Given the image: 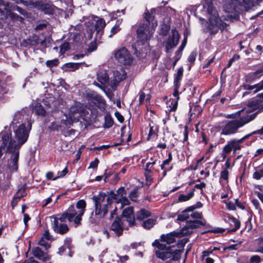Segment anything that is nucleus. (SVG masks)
Segmentation results:
<instances>
[{"label": "nucleus", "instance_id": "obj_1", "mask_svg": "<svg viewBox=\"0 0 263 263\" xmlns=\"http://www.w3.org/2000/svg\"><path fill=\"white\" fill-rule=\"evenodd\" d=\"M261 1L223 0V10L227 15L220 16L213 0H203L197 7L195 15L202 24L204 23L205 30L214 34L226 28L227 24L224 21L237 20L241 11L248 10L254 5V2Z\"/></svg>", "mask_w": 263, "mask_h": 263}, {"label": "nucleus", "instance_id": "obj_2", "mask_svg": "<svg viewBox=\"0 0 263 263\" xmlns=\"http://www.w3.org/2000/svg\"><path fill=\"white\" fill-rule=\"evenodd\" d=\"M146 23L140 26L137 30V46L135 53L139 58H144L149 50L148 41L152 36L156 27V22H153L152 14L148 12L144 13Z\"/></svg>", "mask_w": 263, "mask_h": 263}, {"label": "nucleus", "instance_id": "obj_3", "mask_svg": "<svg viewBox=\"0 0 263 263\" xmlns=\"http://www.w3.org/2000/svg\"><path fill=\"white\" fill-rule=\"evenodd\" d=\"M24 116L21 112H17L14 115V118L12 121L11 126L13 127L14 131V136L12 138L11 132L9 130L2 131L1 133H9L10 137L5 148L8 149L20 150L22 146L27 141L29 132L31 129V126L27 128L22 122Z\"/></svg>", "mask_w": 263, "mask_h": 263}, {"label": "nucleus", "instance_id": "obj_4", "mask_svg": "<svg viewBox=\"0 0 263 263\" xmlns=\"http://www.w3.org/2000/svg\"><path fill=\"white\" fill-rule=\"evenodd\" d=\"M243 111L240 110L234 114L228 115L227 118L232 119L231 120L226 121L221 129V135L231 136L234 135L239 132V129L245 125L254 120L257 114H250L249 110L246 111L245 114Z\"/></svg>", "mask_w": 263, "mask_h": 263}, {"label": "nucleus", "instance_id": "obj_5", "mask_svg": "<svg viewBox=\"0 0 263 263\" xmlns=\"http://www.w3.org/2000/svg\"><path fill=\"white\" fill-rule=\"evenodd\" d=\"M106 195L104 193H100L98 195L92 197V200L95 203V212L96 218H93V213H91L90 218L92 222L96 221L97 219H101L105 217L108 212V209L110 206L112 199L108 197L105 200Z\"/></svg>", "mask_w": 263, "mask_h": 263}, {"label": "nucleus", "instance_id": "obj_6", "mask_svg": "<svg viewBox=\"0 0 263 263\" xmlns=\"http://www.w3.org/2000/svg\"><path fill=\"white\" fill-rule=\"evenodd\" d=\"M86 206V203L84 200H79L76 206L70 205L67 211L63 213V218L65 217L70 222H73L76 224V227L80 225L82 220V216L85 211Z\"/></svg>", "mask_w": 263, "mask_h": 263}, {"label": "nucleus", "instance_id": "obj_7", "mask_svg": "<svg viewBox=\"0 0 263 263\" xmlns=\"http://www.w3.org/2000/svg\"><path fill=\"white\" fill-rule=\"evenodd\" d=\"M85 107L79 103L76 102L72 105L70 109L66 120H62L61 123L66 126H70L72 122H78L80 118L82 117L84 115Z\"/></svg>", "mask_w": 263, "mask_h": 263}, {"label": "nucleus", "instance_id": "obj_8", "mask_svg": "<svg viewBox=\"0 0 263 263\" xmlns=\"http://www.w3.org/2000/svg\"><path fill=\"white\" fill-rule=\"evenodd\" d=\"M112 55L115 60L121 65H130L134 60L132 54L125 47L114 50Z\"/></svg>", "mask_w": 263, "mask_h": 263}, {"label": "nucleus", "instance_id": "obj_9", "mask_svg": "<svg viewBox=\"0 0 263 263\" xmlns=\"http://www.w3.org/2000/svg\"><path fill=\"white\" fill-rule=\"evenodd\" d=\"M64 215H56L50 217L51 228L55 233L64 234L66 233L69 228L67 225L64 223L66 218H63Z\"/></svg>", "mask_w": 263, "mask_h": 263}, {"label": "nucleus", "instance_id": "obj_10", "mask_svg": "<svg viewBox=\"0 0 263 263\" xmlns=\"http://www.w3.org/2000/svg\"><path fill=\"white\" fill-rule=\"evenodd\" d=\"M7 151L8 153H11L10 159L8 161L7 171L8 173L10 174V176L11 173L15 172L18 169V160L19 158V151L16 149H8ZM9 175H8V178Z\"/></svg>", "mask_w": 263, "mask_h": 263}, {"label": "nucleus", "instance_id": "obj_11", "mask_svg": "<svg viewBox=\"0 0 263 263\" xmlns=\"http://www.w3.org/2000/svg\"><path fill=\"white\" fill-rule=\"evenodd\" d=\"M126 78L125 71L120 68L113 71V75L109 80V86L112 89H115L118 84Z\"/></svg>", "mask_w": 263, "mask_h": 263}, {"label": "nucleus", "instance_id": "obj_12", "mask_svg": "<svg viewBox=\"0 0 263 263\" xmlns=\"http://www.w3.org/2000/svg\"><path fill=\"white\" fill-rule=\"evenodd\" d=\"M205 224L206 221L204 220L187 221L186 225L180 230V234L183 236L189 235L192 233L193 229L198 228L199 226H205Z\"/></svg>", "mask_w": 263, "mask_h": 263}, {"label": "nucleus", "instance_id": "obj_13", "mask_svg": "<svg viewBox=\"0 0 263 263\" xmlns=\"http://www.w3.org/2000/svg\"><path fill=\"white\" fill-rule=\"evenodd\" d=\"M179 40L178 32L176 29H172L171 34L168 36L166 41L164 43L167 53L171 52V50L177 45Z\"/></svg>", "mask_w": 263, "mask_h": 263}, {"label": "nucleus", "instance_id": "obj_14", "mask_svg": "<svg viewBox=\"0 0 263 263\" xmlns=\"http://www.w3.org/2000/svg\"><path fill=\"white\" fill-rule=\"evenodd\" d=\"M122 219L123 221H127L130 227H133L135 224V215L133 206H128L123 210Z\"/></svg>", "mask_w": 263, "mask_h": 263}, {"label": "nucleus", "instance_id": "obj_15", "mask_svg": "<svg viewBox=\"0 0 263 263\" xmlns=\"http://www.w3.org/2000/svg\"><path fill=\"white\" fill-rule=\"evenodd\" d=\"M156 244H157V247L160 250L156 252V255L157 257L162 259L163 260L166 259L171 258L172 254L168 252L167 250L164 249V245L163 244L160 243L158 241H155L153 243V245L154 246L156 245Z\"/></svg>", "mask_w": 263, "mask_h": 263}, {"label": "nucleus", "instance_id": "obj_16", "mask_svg": "<svg viewBox=\"0 0 263 263\" xmlns=\"http://www.w3.org/2000/svg\"><path fill=\"white\" fill-rule=\"evenodd\" d=\"M124 226L122 220L117 217L111 225L110 229L114 232L117 236H119L122 234Z\"/></svg>", "mask_w": 263, "mask_h": 263}, {"label": "nucleus", "instance_id": "obj_17", "mask_svg": "<svg viewBox=\"0 0 263 263\" xmlns=\"http://www.w3.org/2000/svg\"><path fill=\"white\" fill-rule=\"evenodd\" d=\"M180 231L179 232H171L166 235H162L161 236V239L163 242H165L167 244H171L174 242L176 241V237H181L183 235H181Z\"/></svg>", "mask_w": 263, "mask_h": 263}, {"label": "nucleus", "instance_id": "obj_18", "mask_svg": "<svg viewBox=\"0 0 263 263\" xmlns=\"http://www.w3.org/2000/svg\"><path fill=\"white\" fill-rule=\"evenodd\" d=\"M88 96L89 100L97 106L105 104V101L102 97L94 91L88 94Z\"/></svg>", "mask_w": 263, "mask_h": 263}, {"label": "nucleus", "instance_id": "obj_19", "mask_svg": "<svg viewBox=\"0 0 263 263\" xmlns=\"http://www.w3.org/2000/svg\"><path fill=\"white\" fill-rule=\"evenodd\" d=\"M32 252L34 256L40 260L46 261L49 259L47 253H44L39 247H34L32 249Z\"/></svg>", "mask_w": 263, "mask_h": 263}, {"label": "nucleus", "instance_id": "obj_20", "mask_svg": "<svg viewBox=\"0 0 263 263\" xmlns=\"http://www.w3.org/2000/svg\"><path fill=\"white\" fill-rule=\"evenodd\" d=\"M224 219V221L227 222H228L230 226H234V227L231 229L230 231L234 232L240 228V222L238 219H237L235 217H233L232 216H231L230 215L227 214V215L225 216Z\"/></svg>", "mask_w": 263, "mask_h": 263}, {"label": "nucleus", "instance_id": "obj_21", "mask_svg": "<svg viewBox=\"0 0 263 263\" xmlns=\"http://www.w3.org/2000/svg\"><path fill=\"white\" fill-rule=\"evenodd\" d=\"M10 136L9 133H0V158L2 156L3 151L5 149V146L7 145Z\"/></svg>", "mask_w": 263, "mask_h": 263}, {"label": "nucleus", "instance_id": "obj_22", "mask_svg": "<svg viewBox=\"0 0 263 263\" xmlns=\"http://www.w3.org/2000/svg\"><path fill=\"white\" fill-rule=\"evenodd\" d=\"M96 18L97 20H94L95 22L94 30L97 31V35H101L102 34L103 30L105 27L106 23L103 18L98 17Z\"/></svg>", "mask_w": 263, "mask_h": 263}, {"label": "nucleus", "instance_id": "obj_23", "mask_svg": "<svg viewBox=\"0 0 263 263\" xmlns=\"http://www.w3.org/2000/svg\"><path fill=\"white\" fill-rule=\"evenodd\" d=\"M195 208H196L194 206L187 208L178 215L177 220L183 221L187 220L190 217V214H189V213L193 212L194 210L195 209Z\"/></svg>", "mask_w": 263, "mask_h": 263}, {"label": "nucleus", "instance_id": "obj_24", "mask_svg": "<svg viewBox=\"0 0 263 263\" xmlns=\"http://www.w3.org/2000/svg\"><path fill=\"white\" fill-rule=\"evenodd\" d=\"M263 74V65L254 72L250 73L247 77L248 81H254Z\"/></svg>", "mask_w": 263, "mask_h": 263}, {"label": "nucleus", "instance_id": "obj_25", "mask_svg": "<svg viewBox=\"0 0 263 263\" xmlns=\"http://www.w3.org/2000/svg\"><path fill=\"white\" fill-rule=\"evenodd\" d=\"M98 80L103 85L109 86V79L108 76L105 72H100L97 74Z\"/></svg>", "mask_w": 263, "mask_h": 263}, {"label": "nucleus", "instance_id": "obj_26", "mask_svg": "<svg viewBox=\"0 0 263 263\" xmlns=\"http://www.w3.org/2000/svg\"><path fill=\"white\" fill-rule=\"evenodd\" d=\"M151 216V213L144 209L139 210L136 213V218L138 220H142Z\"/></svg>", "mask_w": 263, "mask_h": 263}, {"label": "nucleus", "instance_id": "obj_27", "mask_svg": "<svg viewBox=\"0 0 263 263\" xmlns=\"http://www.w3.org/2000/svg\"><path fill=\"white\" fill-rule=\"evenodd\" d=\"M183 69L182 67L179 68L178 69L177 73L175 76L174 79V85L176 86V87H179L180 86V81L183 76Z\"/></svg>", "mask_w": 263, "mask_h": 263}, {"label": "nucleus", "instance_id": "obj_28", "mask_svg": "<svg viewBox=\"0 0 263 263\" xmlns=\"http://www.w3.org/2000/svg\"><path fill=\"white\" fill-rule=\"evenodd\" d=\"M246 89L249 90H254V93H256L263 89V80L259 83L254 85H248Z\"/></svg>", "mask_w": 263, "mask_h": 263}, {"label": "nucleus", "instance_id": "obj_29", "mask_svg": "<svg viewBox=\"0 0 263 263\" xmlns=\"http://www.w3.org/2000/svg\"><path fill=\"white\" fill-rule=\"evenodd\" d=\"M157 220L154 218H148L142 223V227L146 229H150L156 224Z\"/></svg>", "mask_w": 263, "mask_h": 263}, {"label": "nucleus", "instance_id": "obj_30", "mask_svg": "<svg viewBox=\"0 0 263 263\" xmlns=\"http://www.w3.org/2000/svg\"><path fill=\"white\" fill-rule=\"evenodd\" d=\"M239 141V140L236 139H233L229 141L232 150H233L234 154L236 153L237 151L240 150L241 149V146L240 144L242 143Z\"/></svg>", "mask_w": 263, "mask_h": 263}, {"label": "nucleus", "instance_id": "obj_31", "mask_svg": "<svg viewBox=\"0 0 263 263\" xmlns=\"http://www.w3.org/2000/svg\"><path fill=\"white\" fill-rule=\"evenodd\" d=\"M84 64L83 63H68L65 64V67L70 71H74L78 69L80 65Z\"/></svg>", "mask_w": 263, "mask_h": 263}, {"label": "nucleus", "instance_id": "obj_32", "mask_svg": "<svg viewBox=\"0 0 263 263\" xmlns=\"http://www.w3.org/2000/svg\"><path fill=\"white\" fill-rule=\"evenodd\" d=\"M149 131L148 134V137H152L156 135L158 130V126L153 122H151L149 124Z\"/></svg>", "mask_w": 263, "mask_h": 263}, {"label": "nucleus", "instance_id": "obj_33", "mask_svg": "<svg viewBox=\"0 0 263 263\" xmlns=\"http://www.w3.org/2000/svg\"><path fill=\"white\" fill-rule=\"evenodd\" d=\"M194 195V192L192 191L186 195L181 194L178 197L179 201L184 202L190 200Z\"/></svg>", "mask_w": 263, "mask_h": 263}, {"label": "nucleus", "instance_id": "obj_34", "mask_svg": "<svg viewBox=\"0 0 263 263\" xmlns=\"http://www.w3.org/2000/svg\"><path fill=\"white\" fill-rule=\"evenodd\" d=\"M34 110L35 114L38 116H41L43 117L46 116V112L44 107L41 105L36 106Z\"/></svg>", "mask_w": 263, "mask_h": 263}, {"label": "nucleus", "instance_id": "obj_35", "mask_svg": "<svg viewBox=\"0 0 263 263\" xmlns=\"http://www.w3.org/2000/svg\"><path fill=\"white\" fill-rule=\"evenodd\" d=\"M112 261L114 262L116 261L117 262H119L120 261L121 262H124L128 259V256L127 255H125L123 256H119L117 254H115L112 255Z\"/></svg>", "mask_w": 263, "mask_h": 263}, {"label": "nucleus", "instance_id": "obj_36", "mask_svg": "<svg viewBox=\"0 0 263 263\" xmlns=\"http://www.w3.org/2000/svg\"><path fill=\"white\" fill-rule=\"evenodd\" d=\"M117 204H120V208H123L124 206L129 204V200L126 197L121 196L118 200Z\"/></svg>", "mask_w": 263, "mask_h": 263}, {"label": "nucleus", "instance_id": "obj_37", "mask_svg": "<svg viewBox=\"0 0 263 263\" xmlns=\"http://www.w3.org/2000/svg\"><path fill=\"white\" fill-rule=\"evenodd\" d=\"M114 123V121L110 116H106L105 118V123L104 127L109 128L112 126Z\"/></svg>", "mask_w": 263, "mask_h": 263}, {"label": "nucleus", "instance_id": "obj_38", "mask_svg": "<svg viewBox=\"0 0 263 263\" xmlns=\"http://www.w3.org/2000/svg\"><path fill=\"white\" fill-rule=\"evenodd\" d=\"M71 243L70 239H66L65 241L64 246L61 247L59 248V253L61 254L65 251V248L67 247L70 249V243Z\"/></svg>", "mask_w": 263, "mask_h": 263}, {"label": "nucleus", "instance_id": "obj_39", "mask_svg": "<svg viewBox=\"0 0 263 263\" xmlns=\"http://www.w3.org/2000/svg\"><path fill=\"white\" fill-rule=\"evenodd\" d=\"M138 192L137 189L133 190L129 194V197L131 200L136 201V198L138 197Z\"/></svg>", "mask_w": 263, "mask_h": 263}, {"label": "nucleus", "instance_id": "obj_40", "mask_svg": "<svg viewBox=\"0 0 263 263\" xmlns=\"http://www.w3.org/2000/svg\"><path fill=\"white\" fill-rule=\"evenodd\" d=\"M144 175L145 177L146 184L149 186L153 182V174L145 172Z\"/></svg>", "mask_w": 263, "mask_h": 263}, {"label": "nucleus", "instance_id": "obj_41", "mask_svg": "<svg viewBox=\"0 0 263 263\" xmlns=\"http://www.w3.org/2000/svg\"><path fill=\"white\" fill-rule=\"evenodd\" d=\"M120 30V28L118 25H115L110 30V34L108 35L109 37H112L114 35L116 34Z\"/></svg>", "mask_w": 263, "mask_h": 263}, {"label": "nucleus", "instance_id": "obj_42", "mask_svg": "<svg viewBox=\"0 0 263 263\" xmlns=\"http://www.w3.org/2000/svg\"><path fill=\"white\" fill-rule=\"evenodd\" d=\"M47 241L48 240L45 239H43L41 238L39 242V244L40 246L44 247L46 250H47L50 248V245Z\"/></svg>", "mask_w": 263, "mask_h": 263}, {"label": "nucleus", "instance_id": "obj_43", "mask_svg": "<svg viewBox=\"0 0 263 263\" xmlns=\"http://www.w3.org/2000/svg\"><path fill=\"white\" fill-rule=\"evenodd\" d=\"M154 165L149 163H146L145 167V172L153 174L154 171H157V170H155Z\"/></svg>", "mask_w": 263, "mask_h": 263}, {"label": "nucleus", "instance_id": "obj_44", "mask_svg": "<svg viewBox=\"0 0 263 263\" xmlns=\"http://www.w3.org/2000/svg\"><path fill=\"white\" fill-rule=\"evenodd\" d=\"M51 130H59L62 128V125L58 124L57 122H52L51 125L49 127Z\"/></svg>", "mask_w": 263, "mask_h": 263}, {"label": "nucleus", "instance_id": "obj_45", "mask_svg": "<svg viewBox=\"0 0 263 263\" xmlns=\"http://www.w3.org/2000/svg\"><path fill=\"white\" fill-rule=\"evenodd\" d=\"M220 179H223L226 181H228L229 179V172L228 170L224 169L220 173Z\"/></svg>", "mask_w": 263, "mask_h": 263}, {"label": "nucleus", "instance_id": "obj_46", "mask_svg": "<svg viewBox=\"0 0 263 263\" xmlns=\"http://www.w3.org/2000/svg\"><path fill=\"white\" fill-rule=\"evenodd\" d=\"M70 48V46L68 43L65 42L63 44H62L60 46V51L62 53H64L66 51H67Z\"/></svg>", "mask_w": 263, "mask_h": 263}, {"label": "nucleus", "instance_id": "obj_47", "mask_svg": "<svg viewBox=\"0 0 263 263\" xmlns=\"http://www.w3.org/2000/svg\"><path fill=\"white\" fill-rule=\"evenodd\" d=\"M190 217L193 219H201L202 215L201 213L198 212H191Z\"/></svg>", "mask_w": 263, "mask_h": 263}, {"label": "nucleus", "instance_id": "obj_48", "mask_svg": "<svg viewBox=\"0 0 263 263\" xmlns=\"http://www.w3.org/2000/svg\"><path fill=\"white\" fill-rule=\"evenodd\" d=\"M41 238L43 239H45L48 241L51 240L52 239V236L50 235L49 231L48 230H45Z\"/></svg>", "mask_w": 263, "mask_h": 263}, {"label": "nucleus", "instance_id": "obj_49", "mask_svg": "<svg viewBox=\"0 0 263 263\" xmlns=\"http://www.w3.org/2000/svg\"><path fill=\"white\" fill-rule=\"evenodd\" d=\"M253 178L256 179H259L263 177V170H260L254 173Z\"/></svg>", "mask_w": 263, "mask_h": 263}, {"label": "nucleus", "instance_id": "obj_50", "mask_svg": "<svg viewBox=\"0 0 263 263\" xmlns=\"http://www.w3.org/2000/svg\"><path fill=\"white\" fill-rule=\"evenodd\" d=\"M68 173L67 167H65L63 171L61 172H59L58 173V176L55 177L53 180H55L59 178L63 177L66 175V174Z\"/></svg>", "mask_w": 263, "mask_h": 263}, {"label": "nucleus", "instance_id": "obj_51", "mask_svg": "<svg viewBox=\"0 0 263 263\" xmlns=\"http://www.w3.org/2000/svg\"><path fill=\"white\" fill-rule=\"evenodd\" d=\"M119 180L120 177L119 176V174L116 173L114 175L112 178L110 180L109 183L111 184H115L118 182Z\"/></svg>", "mask_w": 263, "mask_h": 263}, {"label": "nucleus", "instance_id": "obj_52", "mask_svg": "<svg viewBox=\"0 0 263 263\" xmlns=\"http://www.w3.org/2000/svg\"><path fill=\"white\" fill-rule=\"evenodd\" d=\"M226 207L229 210H236L235 204L232 201H229L226 202Z\"/></svg>", "mask_w": 263, "mask_h": 263}, {"label": "nucleus", "instance_id": "obj_53", "mask_svg": "<svg viewBox=\"0 0 263 263\" xmlns=\"http://www.w3.org/2000/svg\"><path fill=\"white\" fill-rule=\"evenodd\" d=\"M222 151L228 154L232 151V148L229 141L228 142L227 144L223 147Z\"/></svg>", "mask_w": 263, "mask_h": 263}, {"label": "nucleus", "instance_id": "obj_54", "mask_svg": "<svg viewBox=\"0 0 263 263\" xmlns=\"http://www.w3.org/2000/svg\"><path fill=\"white\" fill-rule=\"evenodd\" d=\"M22 213H24V218L23 221L24 222V224L25 225V227H26L27 226V222L28 221L30 220V218L27 214L24 213V208L23 207L22 208Z\"/></svg>", "mask_w": 263, "mask_h": 263}, {"label": "nucleus", "instance_id": "obj_55", "mask_svg": "<svg viewBox=\"0 0 263 263\" xmlns=\"http://www.w3.org/2000/svg\"><path fill=\"white\" fill-rule=\"evenodd\" d=\"M99 162V160L97 158H96L93 161L90 162L88 168H96L98 165Z\"/></svg>", "mask_w": 263, "mask_h": 263}, {"label": "nucleus", "instance_id": "obj_56", "mask_svg": "<svg viewBox=\"0 0 263 263\" xmlns=\"http://www.w3.org/2000/svg\"><path fill=\"white\" fill-rule=\"evenodd\" d=\"M10 17L13 20H17V21H20V22H22L23 21V18L22 17L18 15L16 13H11L10 14Z\"/></svg>", "mask_w": 263, "mask_h": 263}, {"label": "nucleus", "instance_id": "obj_57", "mask_svg": "<svg viewBox=\"0 0 263 263\" xmlns=\"http://www.w3.org/2000/svg\"><path fill=\"white\" fill-rule=\"evenodd\" d=\"M250 262L251 263H259L260 262V258L257 255H254L251 257Z\"/></svg>", "mask_w": 263, "mask_h": 263}, {"label": "nucleus", "instance_id": "obj_58", "mask_svg": "<svg viewBox=\"0 0 263 263\" xmlns=\"http://www.w3.org/2000/svg\"><path fill=\"white\" fill-rule=\"evenodd\" d=\"M196 57V54L194 52H192L190 54L189 58H188V61L191 63H193L194 61H195Z\"/></svg>", "mask_w": 263, "mask_h": 263}, {"label": "nucleus", "instance_id": "obj_59", "mask_svg": "<svg viewBox=\"0 0 263 263\" xmlns=\"http://www.w3.org/2000/svg\"><path fill=\"white\" fill-rule=\"evenodd\" d=\"M13 10H16L17 11L20 12L21 14H23L24 15H25L27 13L26 11L24 9H23L22 8H21L18 6H17L13 7Z\"/></svg>", "mask_w": 263, "mask_h": 263}, {"label": "nucleus", "instance_id": "obj_60", "mask_svg": "<svg viewBox=\"0 0 263 263\" xmlns=\"http://www.w3.org/2000/svg\"><path fill=\"white\" fill-rule=\"evenodd\" d=\"M58 63L57 60H50L46 62V65L49 67H52L57 65Z\"/></svg>", "mask_w": 263, "mask_h": 263}, {"label": "nucleus", "instance_id": "obj_61", "mask_svg": "<svg viewBox=\"0 0 263 263\" xmlns=\"http://www.w3.org/2000/svg\"><path fill=\"white\" fill-rule=\"evenodd\" d=\"M172 153H169L168 154V158L164 160L162 163H163V165H168L170 162L172 161Z\"/></svg>", "mask_w": 263, "mask_h": 263}, {"label": "nucleus", "instance_id": "obj_62", "mask_svg": "<svg viewBox=\"0 0 263 263\" xmlns=\"http://www.w3.org/2000/svg\"><path fill=\"white\" fill-rule=\"evenodd\" d=\"M235 206H237L240 209L244 210L245 209V206H244L243 203L240 202L238 199H236L235 200Z\"/></svg>", "mask_w": 263, "mask_h": 263}, {"label": "nucleus", "instance_id": "obj_63", "mask_svg": "<svg viewBox=\"0 0 263 263\" xmlns=\"http://www.w3.org/2000/svg\"><path fill=\"white\" fill-rule=\"evenodd\" d=\"M213 253L212 251L210 250H206L202 252V254L201 256L202 259H203L204 257H209V256Z\"/></svg>", "mask_w": 263, "mask_h": 263}, {"label": "nucleus", "instance_id": "obj_64", "mask_svg": "<svg viewBox=\"0 0 263 263\" xmlns=\"http://www.w3.org/2000/svg\"><path fill=\"white\" fill-rule=\"evenodd\" d=\"M146 97L145 94L143 92H140L139 93V103L141 104L143 103L145 98Z\"/></svg>", "mask_w": 263, "mask_h": 263}]
</instances>
